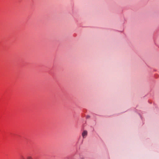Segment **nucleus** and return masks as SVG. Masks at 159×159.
I'll use <instances>...</instances> for the list:
<instances>
[{"label": "nucleus", "mask_w": 159, "mask_h": 159, "mask_svg": "<svg viewBox=\"0 0 159 159\" xmlns=\"http://www.w3.org/2000/svg\"><path fill=\"white\" fill-rule=\"evenodd\" d=\"M27 159H33V158L29 156L27 157Z\"/></svg>", "instance_id": "obj_2"}, {"label": "nucleus", "mask_w": 159, "mask_h": 159, "mask_svg": "<svg viewBox=\"0 0 159 159\" xmlns=\"http://www.w3.org/2000/svg\"><path fill=\"white\" fill-rule=\"evenodd\" d=\"M20 159H25V157H23L22 156V157H21Z\"/></svg>", "instance_id": "obj_3"}, {"label": "nucleus", "mask_w": 159, "mask_h": 159, "mask_svg": "<svg viewBox=\"0 0 159 159\" xmlns=\"http://www.w3.org/2000/svg\"><path fill=\"white\" fill-rule=\"evenodd\" d=\"M88 132L87 131L84 130L83 131V132L82 133V136L83 138H85L87 135Z\"/></svg>", "instance_id": "obj_1"}]
</instances>
